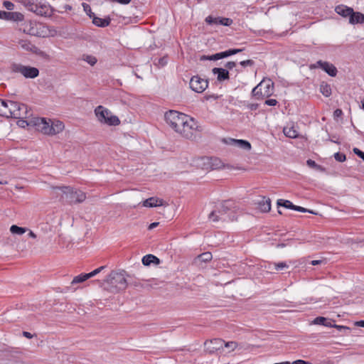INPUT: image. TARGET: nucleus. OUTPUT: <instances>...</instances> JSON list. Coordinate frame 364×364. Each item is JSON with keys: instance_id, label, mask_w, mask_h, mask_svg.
<instances>
[{"instance_id": "nucleus-1", "label": "nucleus", "mask_w": 364, "mask_h": 364, "mask_svg": "<svg viewBox=\"0 0 364 364\" xmlns=\"http://www.w3.org/2000/svg\"><path fill=\"white\" fill-rule=\"evenodd\" d=\"M164 118L172 129L186 139H191L198 129L197 122L184 113L169 110L165 113Z\"/></svg>"}, {"instance_id": "nucleus-2", "label": "nucleus", "mask_w": 364, "mask_h": 364, "mask_svg": "<svg viewBox=\"0 0 364 364\" xmlns=\"http://www.w3.org/2000/svg\"><path fill=\"white\" fill-rule=\"evenodd\" d=\"M20 125L35 128L37 131L46 135H56L62 132L65 128L64 124L59 120H51L44 117H35L28 120L19 121Z\"/></svg>"}, {"instance_id": "nucleus-3", "label": "nucleus", "mask_w": 364, "mask_h": 364, "mask_svg": "<svg viewBox=\"0 0 364 364\" xmlns=\"http://www.w3.org/2000/svg\"><path fill=\"white\" fill-rule=\"evenodd\" d=\"M237 211L238 208L234 201L224 200L215 205V208L208 215V219L213 223L233 221L237 218Z\"/></svg>"}, {"instance_id": "nucleus-4", "label": "nucleus", "mask_w": 364, "mask_h": 364, "mask_svg": "<svg viewBox=\"0 0 364 364\" xmlns=\"http://www.w3.org/2000/svg\"><path fill=\"white\" fill-rule=\"evenodd\" d=\"M53 189L60 196L62 200L70 204L82 203L86 199V194L83 191L71 186H55Z\"/></svg>"}, {"instance_id": "nucleus-5", "label": "nucleus", "mask_w": 364, "mask_h": 364, "mask_svg": "<svg viewBox=\"0 0 364 364\" xmlns=\"http://www.w3.org/2000/svg\"><path fill=\"white\" fill-rule=\"evenodd\" d=\"M127 274L125 271L112 272L107 277L106 282L109 284V290L112 293L124 291L127 287Z\"/></svg>"}, {"instance_id": "nucleus-6", "label": "nucleus", "mask_w": 364, "mask_h": 364, "mask_svg": "<svg viewBox=\"0 0 364 364\" xmlns=\"http://www.w3.org/2000/svg\"><path fill=\"white\" fill-rule=\"evenodd\" d=\"M95 114L100 122L109 126H117L120 124L119 118L102 105L97 106L95 109Z\"/></svg>"}, {"instance_id": "nucleus-7", "label": "nucleus", "mask_w": 364, "mask_h": 364, "mask_svg": "<svg viewBox=\"0 0 364 364\" xmlns=\"http://www.w3.org/2000/svg\"><path fill=\"white\" fill-rule=\"evenodd\" d=\"M11 116L16 119L27 118L28 108L24 104L14 101H10L9 104V110L6 116Z\"/></svg>"}, {"instance_id": "nucleus-8", "label": "nucleus", "mask_w": 364, "mask_h": 364, "mask_svg": "<svg viewBox=\"0 0 364 364\" xmlns=\"http://www.w3.org/2000/svg\"><path fill=\"white\" fill-rule=\"evenodd\" d=\"M11 71L21 74L26 78H35L39 75V70L37 68L22 64L14 63L11 67Z\"/></svg>"}, {"instance_id": "nucleus-9", "label": "nucleus", "mask_w": 364, "mask_h": 364, "mask_svg": "<svg viewBox=\"0 0 364 364\" xmlns=\"http://www.w3.org/2000/svg\"><path fill=\"white\" fill-rule=\"evenodd\" d=\"M28 32L30 35L45 37L51 33V31L49 27L45 24L39 23L36 21H29L26 23Z\"/></svg>"}, {"instance_id": "nucleus-10", "label": "nucleus", "mask_w": 364, "mask_h": 364, "mask_svg": "<svg viewBox=\"0 0 364 364\" xmlns=\"http://www.w3.org/2000/svg\"><path fill=\"white\" fill-rule=\"evenodd\" d=\"M189 84L191 90L197 93L203 92L208 87V80L198 75L192 77Z\"/></svg>"}, {"instance_id": "nucleus-11", "label": "nucleus", "mask_w": 364, "mask_h": 364, "mask_svg": "<svg viewBox=\"0 0 364 364\" xmlns=\"http://www.w3.org/2000/svg\"><path fill=\"white\" fill-rule=\"evenodd\" d=\"M244 48L229 49L223 52L217 53L212 55H203V57H201V60H218L242 52Z\"/></svg>"}, {"instance_id": "nucleus-12", "label": "nucleus", "mask_w": 364, "mask_h": 364, "mask_svg": "<svg viewBox=\"0 0 364 364\" xmlns=\"http://www.w3.org/2000/svg\"><path fill=\"white\" fill-rule=\"evenodd\" d=\"M310 68H320L331 77L336 76L338 72L336 68L332 63L322 60H318L315 64L311 65Z\"/></svg>"}, {"instance_id": "nucleus-13", "label": "nucleus", "mask_w": 364, "mask_h": 364, "mask_svg": "<svg viewBox=\"0 0 364 364\" xmlns=\"http://www.w3.org/2000/svg\"><path fill=\"white\" fill-rule=\"evenodd\" d=\"M16 43L18 48L33 53H38L39 49L27 39H18Z\"/></svg>"}, {"instance_id": "nucleus-14", "label": "nucleus", "mask_w": 364, "mask_h": 364, "mask_svg": "<svg viewBox=\"0 0 364 364\" xmlns=\"http://www.w3.org/2000/svg\"><path fill=\"white\" fill-rule=\"evenodd\" d=\"M260 87H264L263 97H269L274 92V82L270 80H263L259 83Z\"/></svg>"}, {"instance_id": "nucleus-15", "label": "nucleus", "mask_w": 364, "mask_h": 364, "mask_svg": "<svg viewBox=\"0 0 364 364\" xmlns=\"http://www.w3.org/2000/svg\"><path fill=\"white\" fill-rule=\"evenodd\" d=\"M227 144L238 147L240 149L249 151L251 149V144L249 141L243 139H229L225 141Z\"/></svg>"}, {"instance_id": "nucleus-16", "label": "nucleus", "mask_w": 364, "mask_h": 364, "mask_svg": "<svg viewBox=\"0 0 364 364\" xmlns=\"http://www.w3.org/2000/svg\"><path fill=\"white\" fill-rule=\"evenodd\" d=\"M52 12L53 11L51 6L46 1H43L41 0L38 4L37 15L46 17L50 16L52 15Z\"/></svg>"}, {"instance_id": "nucleus-17", "label": "nucleus", "mask_w": 364, "mask_h": 364, "mask_svg": "<svg viewBox=\"0 0 364 364\" xmlns=\"http://www.w3.org/2000/svg\"><path fill=\"white\" fill-rule=\"evenodd\" d=\"M214 75H217V80L220 82L228 80L230 78L229 72L227 69L221 68H214L212 70Z\"/></svg>"}, {"instance_id": "nucleus-18", "label": "nucleus", "mask_w": 364, "mask_h": 364, "mask_svg": "<svg viewBox=\"0 0 364 364\" xmlns=\"http://www.w3.org/2000/svg\"><path fill=\"white\" fill-rule=\"evenodd\" d=\"M40 1L41 0H23L21 3L28 11L37 14Z\"/></svg>"}, {"instance_id": "nucleus-19", "label": "nucleus", "mask_w": 364, "mask_h": 364, "mask_svg": "<svg viewBox=\"0 0 364 364\" xmlns=\"http://www.w3.org/2000/svg\"><path fill=\"white\" fill-rule=\"evenodd\" d=\"M163 205V200L156 197H151L143 202V206L154 208Z\"/></svg>"}, {"instance_id": "nucleus-20", "label": "nucleus", "mask_w": 364, "mask_h": 364, "mask_svg": "<svg viewBox=\"0 0 364 364\" xmlns=\"http://www.w3.org/2000/svg\"><path fill=\"white\" fill-rule=\"evenodd\" d=\"M335 11L340 16L343 17H349L350 16L351 13L353 12V9L348 7L347 6L341 4L335 8Z\"/></svg>"}, {"instance_id": "nucleus-21", "label": "nucleus", "mask_w": 364, "mask_h": 364, "mask_svg": "<svg viewBox=\"0 0 364 364\" xmlns=\"http://www.w3.org/2000/svg\"><path fill=\"white\" fill-rule=\"evenodd\" d=\"M89 278H88V276L87 275V273H82V274H80L77 276H75L73 281L71 282V286H74L77 284H80V283H82V282H85L86 280H87ZM69 289L72 291H75L77 287H74V288H72V287H70Z\"/></svg>"}, {"instance_id": "nucleus-22", "label": "nucleus", "mask_w": 364, "mask_h": 364, "mask_svg": "<svg viewBox=\"0 0 364 364\" xmlns=\"http://www.w3.org/2000/svg\"><path fill=\"white\" fill-rule=\"evenodd\" d=\"M364 22V14L360 12H353L349 18V23L351 24L362 23Z\"/></svg>"}, {"instance_id": "nucleus-23", "label": "nucleus", "mask_w": 364, "mask_h": 364, "mask_svg": "<svg viewBox=\"0 0 364 364\" xmlns=\"http://www.w3.org/2000/svg\"><path fill=\"white\" fill-rule=\"evenodd\" d=\"M259 208L262 212L267 213L271 210V200L263 198L258 202Z\"/></svg>"}, {"instance_id": "nucleus-24", "label": "nucleus", "mask_w": 364, "mask_h": 364, "mask_svg": "<svg viewBox=\"0 0 364 364\" xmlns=\"http://www.w3.org/2000/svg\"><path fill=\"white\" fill-rule=\"evenodd\" d=\"M142 263L145 266H149L152 263L159 264V259L153 255H146L142 258Z\"/></svg>"}, {"instance_id": "nucleus-25", "label": "nucleus", "mask_w": 364, "mask_h": 364, "mask_svg": "<svg viewBox=\"0 0 364 364\" xmlns=\"http://www.w3.org/2000/svg\"><path fill=\"white\" fill-rule=\"evenodd\" d=\"M198 166H200L201 168L205 170L210 169V157L204 156L198 159Z\"/></svg>"}, {"instance_id": "nucleus-26", "label": "nucleus", "mask_w": 364, "mask_h": 364, "mask_svg": "<svg viewBox=\"0 0 364 364\" xmlns=\"http://www.w3.org/2000/svg\"><path fill=\"white\" fill-rule=\"evenodd\" d=\"M313 324L315 325H323L324 326L331 327L332 326V323L331 321H329L328 318L323 317V316H318L314 319L312 321Z\"/></svg>"}, {"instance_id": "nucleus-27", "label": "nucleus", "mask_w": 364, "mask_h": 364, "mask_svg": "<svg viewBox=\"0 0 364 364\" xmlns=\"http://www.w3.org/2000/svg\"><path fill=\"white\" fill-rule=\"evenodd\" d=\"M92 23L100 27H105L107 26L110 23V19L108 18H101L99 17L94 16L92 19Z\"/></svg>"}, {"instance_id": "nucleus-28", "label": "nucleus", "mask_w": 364, "mask_h": 364, "mask_svg": "<svg viewBox=\"0 0 364 364\" xmlns=\"http://www.w3.org/2000/svg\"><path fill=\"white\" fill-rule=\"evenodd\" d=\"M210 343L213 344V346L212 349L210 350V352H213L215 350H220L223 348V345L225 343V341L220 338H214L210 341Z\"/></svg>"}, {"instance_id": "nucleus-29", "label": "nucleus", "mask_w": 364, "mask_h": 364, "mask_svg": "<svg viewBox=\"0 0 364 364\" xmlns=\"http://www.w3.org/2000/svg\"><path fill=\"white\" fill-rule=\"evenodd\" d=\"M224 166L223 161L217 157H210V169H219Z\"/></svg>"}, {"instance_id": "nucleus-30", "label": "nucleus", "mask_w": 364, "mask_h": 364, "mask_svg": "<svg viewBox=\"0 0 364 364\" xmlns=\"http://www.w3.org/2000/svg\"><path fill=\"white\" fill-rule=\"evenodd\" d=\"M283 132L286 136L292 139L296 138L299 135L297 130H296L295 128L293 127H284L283 129Z\"/></svg>"}, {"instance_id": "nucleus-31", "label": "nucleus", "mask_w": 364, "mask_h": 364, "mask_svg": "<svg viewBox=\"0 0 364 364\" xmlns=\"http://www.w3.org/2000/svg\"><path fill=\"white\" fill-rule=\"evenodd\" d=\"M320 92L325 97H329L331 95V87L330 85L325 82H322L320 85Z\"/></svg>"}, {"instance_id": "nucleus-32", "label": "nucleus", "mask_w": 364, "mask_h": 364, "mask_svg": "<svg viewBox=\"0 0 364 364\" xmlns=\"http://www.w3.org/2000/svg\"><path fill=\"white\" fill-rule=\"evenodd\" d=\"M24 18L23 15L20 12H9L7 20L13 21H22Z\"/></svg>"}, {"instance_id": "nucleus-33", "label": "nucleus", "mask_w": 364, "mask_h": 364, "mask_svg": "<svg viewBox=\"0 0 364 364\" xmlns=\"http://www.w3.org/2000/svg\"><path fill=\"white\" fill-rule=\"evenodd\" d=\"M277 204L278 206H282L287 209L294 210L295 205H294L290 200L279 199L277 200Z\"/></svg>"}, {"instance_id": "nucleus-34", "label": "nucleus", "mask_w": 364, "mask_h": 364, "mask_svg": "<svg viewBox=\"0 0 364 364\" xmlns=\"http://www.w3.org/2000/svg\"><path fill=\"white\" fill-rule=\"evenodd\" d=\"M28 230L26 228L18 227L16 225H13L10 228V232L14 235H21Z\"/></svg>"}, {"instance_id": "nucleus-35", "label": "nucleus", "mask_w": 364, "mask_h": 364, "mask_svg": "<svg viewBox=\"0 0 364 364\" xmlns=\"http://www.w3.org/2000/svg\"><path fill=\"white\" fill-rule=\"evenodd\" d=\"M252 96L255 97L257 100L264 98L263 97V92H262V87L259 86V84L252 89Z\"/></svg>"}, {"instance_id": "nucleus-36", "label": "nucleus", "mask_w": 364, "mask_h": 364, "mask_svg": "<svg viewBox=\"0 0 364 364\" xmlns=\"http://www.w3.org/2000/svg\"><path fill=\"white\" fill-rule=\"evenodd\" d=\"M9 103H10V101H6V100L0 99V112L3 114L7 115Z\"/></svg>"}, {"instance_id": "nucleus-37", "label": "nucleus", "mask_w": 364, "mask_h": 364, "mask_svg": "<svg viewBox=\"0 0 364 364\" xmlns=\"http://www.w3.org/2000/svg\"><path fill=\"white\" fill-rule=\"evenodd\" d=\"M198 259L204 262H209L212 259V254L210 252H205L198 255Z\"/></svg>"}, {"instance_id": "nucleus-38", "label": "nucleus", "mask_w": 364, "mask_h": 364, "mask_svg": "<svg viewBox=\"0 0 364 364\" xmlns=\"http://www.w3.org/2000/svg\"><path fill=\"white\" fill-rule=\"evenodd\" d=\"M223 347L228 349V352H232L238 347V343L235 341L225 342Z\"/></svg>"}, {"instance_id": "nucleus-39", "label": "nucleus", "mask_w": 364, "mask_h": 364, "mask_svg": "<svg viewBox=\"0 0 364 364\" xmlns=\"http://www.w3.org/2000/svg\"><path fill=\"white\" fill-rule=\"evenodd\" d=\"M288 267H289L288 264L285 262H278V263L274 262V264H273V269L276 271H282V270L284 269L285 268H288Z\"/></svg>"}, {"instance_id": "nucleus-40", "label": "nucleus", "mask_w": 364, "mask_h": 364, "mask_svg": "<svg viewBox=\"0 0 364 364\" xmlns=\"http://www.w3.org/2000/svg\"><path fill=\"white\" fill-rule=\"evenodd\" d=\"M220 20V17H212L210 16L206 17L205 22L210 25H220L219 21Z\"/></svg>"}, {"instance_id": "nucleus-41", "label": "nucleus", "mask_w": 364, "mask_h": 364, "mask_svg": "<svg viewBox=\"0 0 364 364\" xmlns=\"http://www.w3.org/2000/svg\"><path fill=\"white\" fill-rule=\"evenodd\" d=\"M105 266H101V267L95 269V270L92 271L91 272L87 273V275L88 276V278L90 279L91 277H95V275H97V274L101 272L102 270L105 269Z\"/></svg>"}, {"instance_id": "nucleus-42", "label": "nucleus", "mask_w": 364, "mask_h": 364, "mask_svg": "<svg viewBox=\"0 0 364 364\" xmlns=\"http://www.w3.org/2000/svg\"><path fill=\"white\" fill-rule=\"evenodd\" d=\"M84 60L89 63L90 65H94L97 63V58L92 55H86Z\"/></svg>"}, {"instance_id": "nucleus-43", "label": "nucleus", "mask_w": 364, "mask_h": 364, "mask_svg": "<svg viewBox=\"0 0 364 364\" xmlns=\"http://www.w3.org/2000/svg\"><path fill=\"white\" fill-rule=\"evenodd\" d=\"M232 23V20L229 18H222L220 17V20L219 21L220 25L223 26H230Z\"/></svg>"}, {"instance_id": "nucleus-44", "label": "nucleus", "mask_w": 364, "mask_h": 364, "mask_svg": "<svg viewBox=\"0 0 364 364\" xmlns=\"http://www.w3.org/2000/svg\"><path fill=\"white\" fill-rule=\"evenodd\" d=\"M334 158L336 161H338L339 162H343L346 159V155L344 154L339 153V152L336 153L334 154Z\"/></svg>"}, {"instance_id": "nucleus-45", "label": "nucleus", "mask_w": 364, "mask_h": 364, "mask_svg": "<svg viewBox=\"0 0 364 364\" xmlns=\"http://www.w3.org/2000/svg\"><path fill=\"white\" fill-rule=\"evenodd\" d=\"M3 6L9 11H11L14 9V4L9 1H5L3 2Z\"/></svg>"}, {"instance_id": "nucleus-46", "label": "nucleus", "mask_w": 364, "mask_h": 364, "mask_svg": "<svg viewBox=\"0 0 364 364\" xmlns=\"http://www.w3.org/2000/svg\"><path fill=\"white\" fill-rule=\"evenodd\" d=\"M294 210H296V211L301 212V213H314L312 210L306 209L303 207L298 206V205H295Z\"/></svg>"}, {"instance_id": "nucleus-47", "label": "nucleus", "mask_w": 364, "mask_h": 364, "mask_svg": "<svg viewBox=\"0 0 364 364\" xmlns=\"http://www.w3.org/2000/svg\"><path fill=\"white\" fill-rule=\"evenodd\" d=\"M240 64L242 67L252 66V65H254L255 62L252 60H246L241 61L240 63Z\"/></svg>"}, {"instance_id": "nucleus-48", "label": "nucleus", "mask_w": 364, "mask_h": 364, "mask_svg": "<svg viewBox=\"0 0 364 364\" xmlns=\"http://www.w3.org/2000/svg\"><path fill=\"white\" fill-rule=\"evenodd\" d=\"M278 102L275 99H269L265 100L264 104L268 106H276Z\"/></svg>"}, {"instance_id": "nucleus-49", "label": "nucleus", "mask_w": 364, "mask_h": 364, "mask_svg": "<svg viewBox=\"0 0 364 364\" xmlns=\"http://www.w3.org/2000/svg\"><path fill=\"white\" fill-rule=\"evenodd\" d=\"M353 152L358 156H359L360 158H361L363 161H364V152L360 151L359 149L358 148H354L353 149Z\"/></svg>"}, {"instance_id": "nucleus-50", "label": "nucleus", "mask_w": 364, "mask_h": 364, "mask_svg": "<svg viewBox=\"0 0 364 364\" xmlns=\"http://www.w3.org/2000/svg\"><path fill=\"white\" fill-rule=\"evenodd\" d=\"M306 164L309 167H311V168H318L319 167V166L318 164H316V163L311 159L307 160Z\"/></svg>"}, {"instance_id": "nucleus-51", "label": "nucleus", "mask_w": 364, "mask_h": 364, "mask_svg": "<svg viewBox=\"0 0 364 364\" xmlns=\"http://www.w3.org/2000/svg\"><path fill=\"white\" fill-rule=\"evenodd\" d=\"M236 65V63L233 61H229L225 65V67L228 70L233 69Z\"/></svg>"}, {"instance_id": "nucleus-52", "label": "nucleus", "mask_w": 364, "mask_h": 364, "mask_svg": "<svg viewBox=\"0 0 364 364\" xmlns=\"http://www.w3.org/2000/svg\"><path fill=\"white\" fill-rule=\"evenodd\" d=\"M331 327H333V328H337L338 331H341V330H349V328L346 327V326H340V325H337V324H332V326Z\"/></svg>"}, {"instance_id": "nucleus-53", "label": "nucleus", "mask_w": 364, "mask_h": 364, "mask_svg": "<svg viewBox=\"0 0 364 364\" xmlns=\"http://www.w3.org/2000/svg\"><path fill=\"white\" fill-rule=\"evenodd\" d=\"M343 114V111L341 109H336L333 112V116L334 117H339Z\"/></svg>"}, {"instance_id": "nucleus-54", "label": "nucleus", "mask_w": 364, "mask_h": 364, "mask_svg": "<svg viewBox=\"0 0 364 364\" xmlns=\"http://www.w3.org/2000/svg\"><path fill=\"white\" fill-rule=\"evenodd\" d=\"M8 14H9V12H7V11H0V18L7 20Z\"/></svg>"}, {"instance_id": "nucleus-55", "label": "nucleus", "mask_w": 364, "mask_h": 364, "mask_svg": "<svg viewBox=\"0 0 364 364\" xmlns=\"http://www.w3.org/2000/svg\"><path fill=\"white\" fill-rule=\"evenodd\" d=\"M291 364H312V363H309V362H306L303 360H296L294 361L293 363H291Z\"/></svg>"}, {"instance_id": "nucleus-56", "label": "nucleus", "mask_w": 364, "mask_h": 364, "mask_svg": "<svg viewBox=\"0 0 364 364\" xmlns=\"http://www.w3.org/2000/svg\"><path fill=\"white\" fill-rule=\"evenodd\" d=\"M132 0H112L113 2H117L121 4H128Z\"/></svg>"}, {"instance_id": "nucleus-57", "label": "nucleus", "mask_w": 364, "mask_h": 364, "mask_svg": "<svg viewBox=\"0 0 364 364\" xmlns=\"http://www.w3.org/2000/svg\"><path fill=\"white\" fill-rule=\"evenodd\" d=\"M323 260L318 259V260H312V261H311L310 264H311V265L315 266V265L320 264H321V263H323Z\"/></svg>"}, {"instance_id": "nucleus-58", "label": "nucleus", "mask_w": 364, "mask_h": 364, "mask_svg": "<svg viewBox=\"0 0 364 364\" xmlns=\"http://www.w3.org/2000/svg\"><path fill=\"white\" fill-rule=\"evenodd\" d=\"M248 108L251 110H256L258 108V104H250Z\"/></svg>"}, {"instance_id": "nucleus-59", "label": "nucleus", "mask_w": 364, "mask_h": 364, "mask_svg": "<svg viewBox=\"0 0 364 364\" xmlns=\"http://www.w3.org/2000/svg\"><path fill=\"white\" fill-rule=\"evenodd\" d=\"M83 7H84L85 11L87 12V14H89L90 16H91V15L88 13V12L91 13L90 7L87 4H83Z\"/></svg>"}, {"instance_id": "nucleus-60", "label": "nucleus", "mask_w": 364, "mask_h": 364, "mask_svg": "<svg viewBox=\"0 0 364 364\" xmlns=\"http://www.w3.org/2000/svg\"><path fill=\"white\" fill-rule=\"evenodd\" d=\"M159 223L157 222L151 223L149 226V230H152V229L155 228L156 227H157L159 225Z\"/></svg>"}, {"instance_id": "nucleus-61", "label": "nucleus", "mask_w": 364, "mask_h": 364, "mask_svg": "<svg viewBox=\"0 0 364 364\" xmlns=\"http://www.w3.org/2000/svg\"><path fill=\"white\" fill-rule=\"evenodd\" d=\"M23 336H25L27 338H33V335L31 333L27 332V331H23Z\"/></svg>"}, {"instance_id": "nucleus-62", "label": "nucleus", "mask_w": 364, "mask_h": 364, "mask_svg": "<svg viewBox=\"0 0 364 364\" xmlns=\"http://www.w3.org/2000/svg\"><path fill=\"white\" fill-rule=\"evenodd\" d=\"M273 264H274V262H272V263H269L267 266H266V268H267L270 271H272V270H274L273 269Z\"/></svg>"}, {"instance_id": "nucleus-63", "label": "nucleus", "mask_w": 364, "mask_h": 364, "mask_svg": "<svg viewBox=\"0 0 364 364\" xmlns=\"http://www.w3.org/2000/svg\"><path fill=\"white\" fill-rule=\"evenodd\" d=\"M28 236L34 239L36 238V235L31 230L29 231Z\"/></svg>"}, {"instance_id": "nucleus-64", "label": "nucleus", "mask_w": 364, "mask_h": 364, "mask_svg": "<svg viewBox=\"0 0 364 364\" xmlns=\"http://www.w3.org/2000/svg\"><path fill=\"white\" fill-rule=\"evenodd\" d=\"M356 323L358 326L364 328V321H358Z\"/></svg>"}]
</instances>
